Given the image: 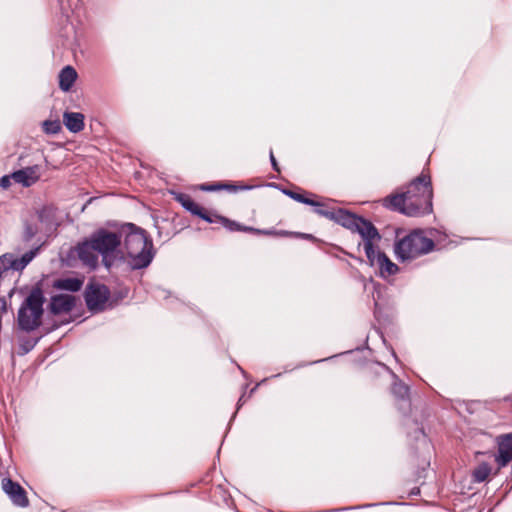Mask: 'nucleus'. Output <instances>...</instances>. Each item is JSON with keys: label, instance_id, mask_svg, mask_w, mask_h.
Returning <instances> with one entry per match:
<instances>
[{"label": "nucleus", "instance_id": "nucleus-1", "mask_svg": "<svg viewBox=\"0 0 512 512\" xmlns=\"http://www.w3.org/2000/svg\"><path fill=\"white\" fill-rule=\"evenodd\" d=\"M431 177L424 171L414 178L401 193L383 199V206L409 217L430 214L433 211Z\"/></svg>", "mask_w": 512, "mask_h": 512}, {"label": "nucleus", "instance_id": "nucleus-2", "mask_svg": "<svg viewBox=\"0 0 512 512\" xmlns=\"http://www.w3.org/2000/svg\"><path fill=\"white\" fill-rule=\"evenodd\" d=\"M124 235V249L130 270L147 268L155 256L152 239L147 232L133 223H127L120 232Z\"/></svg>", "mask_w": 512, "mask_h": 512}, {"label": "nucleus", "instance_id": "nucleus-3", "mask_svg": "<svg viewBox=\"0 0 512 512\" xmlns=\"http://www.w3.org/2000/svg\"><path fill=\"white\" fill-rule=\"evenodd\" d=\"M44 303L42 289L38 286L33 287L18 309L17 325L20 330L29 333L41 326Z\"/></svg>", "mask_w": 512, "mask_h": 512}, {"label": "nucleus", "instance_id": "nucleus-4", "mask_svg": "<svg viewBox=\"0 0 512 512\" xmlns=\"http://www.w3.org/2000/svg\"><path fill=\"white\" fill-rule=\"evenodd\" d=\"M314 212L319 216L325 217L338 225H341L353 233H358L361 237L370 238L371 235H376V227L371 221L358 216L347 209H328L325 205L322 208L314 209Z\"/></svg>", "mask_w": 512, "mask_h": 512}, {"label": "nucleus", "instance_id": "nucleus-5", "mask_svg": "<svg viewBox=\"0 0 512 512\" xmlns=\"http://www.w3.org/2000/svg\"><path fill=\"white\" fill-rule=\"evenodd\" d=\"M434 246V241L423 231L414 230L395 243L394 251L398 260L406 261L428 254Z\"/></svg>", "mask_w": 512, "mask_h": 512}, {"label": "nucleus", "instance_id": "nucleus-6", "mask_svg": "<svg viewBox=\"0 0 512 512\" xmlns=\"http://www.w3.org/2000/svg\"><path fill=\"white\" fill-rule=\"evenodd\" d=\"M89 238L94 249L102 256L103 264L109 269L112 265L109 256L120 247L122 243L121 234L100 228L95 230Z\"/></svg>", "mask_w": 512, "mask_h": 512}, {"label": "nucleus", "instance_id": "nucleus-7", "mask_svg": "<svg viewBox=\"0 0 512 512\" xmlns=\"http://www.w3.org/2000/svg\"><path fill=\"white\" fill-rule=\"evenodd\" d=\"M109 297V289L102 284H88L84 291L86 306L92 313L103 312L107 307Z\"/></svg>", "mask_w": 512, "mask_h": 512}, {"label": "nucleus", "instance_id": "nucleus-8", "mask_svg": "<svg viewBox=\"0 0 512 512\" xmlns=\"http://www.w3.org/2000/svg\"><path fill=\"white\" fill-rule=\"evenodd\" d=\"M2 490L9 497L14 506L26 508L29 506V499L24 488L9 477H5L1 482Z\"/></svg>", "mask_w": 512, "mask_h": 512}, {"label": "nucleus", "instance_id": "nucleus-9", "mask_svg": "<svg viewBox=\"0 0 512 512\" xmlns=\"http://www.w3.org/2000/svg\"><path fill=\"white\" fill-rule=\"evenodd\" d=\"M78 259L82 262L84 266L89 267L90 269H96L98 266V252L94 249L93 244L91 243L90 238H85L83 241L79 242L72 250Z\"/></svg>", "mask_w": 512, "mask_h": 512}, {"label": "nucleus", "instance_id": "nucleus-10", "mask_svg": "<svg viewBox=\"0 0 512 512\" xmlns=\"http://www.w3.org/2000/svg\"><path fill=\"white\" fill-rule=\"evenodd\" d=\"M40 246L25 252L21 257L15 258L11 254H5L0 258L1 266L4 270L12 269L22 271L38 254Z\"/></svg>", "mask_w": 512, "mask_h": 512}, {"label": "nucleus", "instance_id": "nucleus-11", "mask_svg": "<svg viewBox=\"0 0 512 512\" xmlns=\"http://www.w3.org/2000/svg\"><path fill=\"white\" fill-rule=\"evenodd\" d=\"M497 453L494 455L498 470L512 461V433L502 434L496 438Z\"/></svg>", "mask_w": 512, "mask_h": 512}, {"label": "nucleus", "instance_id": "nucleus-12", "mask_svg": "<svg viewBox=\"0 0 512 512\" xmlns=\"http://www.w3.org/2000/svg\"><path fill=\"white\" fill-rule=\"evenodd\" d=\"M174 199L192 215H195L208 223H214L215 220L213 219L212 215L205 211L204 208H202L200 205L195 203L188 194L174 193Z\"/></svg>", "mask_w": 512, "mask_h": 512}, {"label": "nucleus", "instance_id": "nucleus-13", "mask_svg": "<svg viewBox=\"0 0 512 512\" xmlns=\"http://www.w3.org/2000/svg\"><path fill=\"white\" fill-rule=\"evenodd\" d=\"M75 304L76 301L73 295L57 294L51 297L48 308L53 315H59L61 313L71 312Z\"/></svg>", "mask_w": 512, "mask_h": 512}, {"label": "nucleus", "instance_id": "nucleus-14", "mask_svg": "<svg viewBox=\"0 0 512 512\" xmlns=\"http://www.w3.org/2000/svg\"><path fill=\"white\" fill-rule=\"evenodd\" d=\"M13 180L23 187H30L40 179V167L28 166L12 173Z\"/></svg>", "mask_w": 512, "mask_h": 512}, {"label": "nucleus", "instance_id": "nucleus-15", "mask_svg": "<svg viewBox=\"0 0 512 512\" xmlns=\"http://www.w3.org/2000/svg\"><path fill=\"white\" fill-rule=\"evenodd\" d=\"M213 219L215 220L214 223L219 222L221 223L227 230L234 232V231H241V232H249V233H255V234H263V235H271L275 232L272 230H261L257 228H253L250 226L242 225L234 220H230L224 216L220 215H212Z\"/></svg>", "mask_w": 512, "mask_h": 512}, {"label": "nucleus", "instance_id": "nucleus-16", "mask_svg": "<svg viewBox=\"0 0 512 512\" xmlns=\"http://www.w3.org/2000/svg\"><path fill=\"white\" fill-rule=\"evenodd\" d=\"M392 393L399 401L398 409L403 413L410 410L409 387L401 381H395L392 386Z\"/></svg>", "mask_w": 512, "mask_h": 512}, {"label": "nucleus", "instance_id": "nucleus-17", "mask_svg": "<svg viewBox=\"0 0 512 512\" xmlns=\"http://www.w3.org/2000/svg\"><path fill=\"white\" fill-rule=\"evenodd\" d=\"M63 122L70 132L78 133L84 128V115L78 112H65Z\"/></svg>", "mask_w": 512, "mask_h": 512}, {"label": "nucleus", "instance_id": "nucleus-18", "mask_svg": "<svg viewBox=\"0 0 512 512\" xmlns=\"http://www.w3.org/2000/svg\"><path fill=\"white\" fill-rule=\"evenodd\" d=\"M77 79V72L72 66L64 67L59 73V87L62 91H69Z\"/></svg>", "mask_w": 512, "mask_h": 512}, {"label": "nucleus", "instance_id": "nucleus-19", "mask_svg": "<svg viewBox=\"0 0 512 512\" xmlns=\"http://www.w3.org/2000/svg\"><path fill=\"white\" fill-rule=\"evenodd\" d=\"M361 238L364 241V250H365V254H366V257H367L369 263L372 266L377 265V255L385 254L384 252L376 250L373 245L374 240L381 239V236H380L378 230L376 229V235H371L370 238H366V237H361Z\"/></svg>", "mask_w": 512, "mask_h": 512}, {"label": "nucleus", "instance_id": "nucleus-20", "mask_svg": "<svg viewBox=\"0 0 512 512\" xmlns=\"http://www.w3.org/2000/svg\"><path fill=\"white\" fill-rule=\"evenodd\" d=\"M377 266L379 267L380 276L383 278L395 275L399 271V267L386 254L377 255Z\"/></svg>", "mask_w": 512, "mask_h": 512}, {"label": "nucleus", "instance_id": "nucleus-21", "mask_svg": "<svg viewBox=\"0 0 512 512\" xmlns=\"http://www.w3.org/2000/svg\"><path fill=\"white\" fill-rule=\"evenodd\" d=\"M82 285L83 281L81 279L75 277H68L56 280L53 286L59 290L77 292L82 288Z\"/></svg>", "mask_w": 512, "mask_h": 512}, {"label": "nucleus", "instance_id": "nucleus-22", "mask_svg": "<svg viewBox=\"0 0 512 512\" xmlns=\"http://www.w3.org/2000/svg\"><path fill=\"white\" fill-rule=\"evenodd\" d=\"M492 472V467L487 462L479 463L472 471V482L482 483L485 482Z\"/></svg>", "mask_w": 512, "mask_h": 512}, {"label": "nucleus", "instance_id": "nucleus-23", "mask_svg": "<svg viewBox=\"0 0 512 512\" xmlns=\"http://www.w3.org/2000/svg\"><path fill=\"white\" fill-rule=\"evenodd\" d=\"M283 193L285 195H287L288 197H290L291 199L299 202V203H303V204H306V205H309V206H313L316 208H322L325 206L324 203H321L319 201H316L312 198H309L307 196H305L304 194H301V193H298V192H295V191H292V190H288V189H285L283 190Z\"/></svg>", "mask_w": 512, "mask_h": 512}, {"label": "nucleus", "instance_id": "nucleus-24", "mask_svg": "<svg viewBox=\"0 0 512 512\" xmlns=\"http://www.w3.org/2000/svg\"><path fill=\"white\" fill-rule=\"evenodd\" d=\"M41 337H21L19 340V354L26 355L34 349Z\"/></svg>", "mask_w": 512, "mask_h": 512}, {"label": "nucleus", "instance_id": "nucleus-25", "mask_svg": "<svg viewBox=\"0 0 512 512\" xmlns=\"http://www.w3.org/2000/svg\"><path fill=\"white\" fill-rule=\"evenodd\" d=\"M42 128H43V131L46 134L55 135V134H58L61 131L62 125H61V122L58 119H56V120H45L42 123Z\"/></svg>", "mask_w": 512, "mask_h": 512}, {"label": "nucleus", "instance_id": "nucleus-26", "mask_svg": "<svg viewBox=\"0 0 512 512\" xmlns=\"http://www.w3.org/2000/svg\"><path fill=\"white\" fill-rule=\"evenodd\" d=\"M54 209L51 206H44L37 211L38 219L41 223L49 224L52 221Z\"/></svg>", "mask_w": 512, "mask_h": 512}, {"label": "nucleus", "instance_id": "nucleus-27", "mask_svg": "<svg viewBox=\"0 0 512 512\" xmlns=\"http://www.w3.org/2000/svg\"><path fill=\"white\" fill-rule=\"evenodd\" d=\"M38 233V227L34 224L25 223L23 231V240L30 242Z\"/></svg>", "mask_w": 512, "mask_h": 512}, {"label": "nucleus", "instance_id": "nucleus-28", "mask_svg": "<svg viewBox=\"0 0 512 512\" xmlns=\"http://www.w3.org/2000/svg\"><path fill=\"white\" fill-rule=\"evenodd\" d=\"M154 296L157 298V299H172L173 301H178V299L176 297H172L171 296V292L164 289V288H161V287H157L155 290H154Z\"/></svg>", "mask_w": 512, "mask_h": 512}, {"label": "nucleus", "instance_id": "nucleus-29", "mask_svg": "<svg viewBox=\"0 0 512 512\" xmlns=\"http://www.w3.org/2000/svg\"><path fill=\"white\" fill-rule=\"evenodd\" d=\"M200 189L202 191H207V192H213V191L222 190V183L202 184L200 186Z\"/></svg>", "mask_w": 512, "mask_h": 512}, {"label": "nucleus", "instance_id": "nucleus-30", "mask_svg": "<svg viewBox=\"0 0 512 512\" xmlns=\"http://www.w3.org/2000/svg\"><path fill=\"white\" fill-rule=\"evenodd\" d=\"M11 179H13L11 175H4L0 178V187L3 189H7L11 186Z\"/></svg>", "mask_w": 512, "mask_h": 512}, {"label": "nucleus", "instance_id": "nucleus-31", "mask_svg": "<svg viewBox=\"0 0 512 512\" xmlns=\"http://www.w3.org/2000/svg\"><path fill=\"white\" fill-rule=\"evenodd\" d=\"M375 504H367V505H363V506H354V507H343V508H339V509H332V510H327L325 512H339V511H346V510H352V509H359V508H364V507H371V506H374Z\"/></svg>", "mask_w": 512, "mask_h": 512}, {"label": "nucleus", "instance_id": "nucleus-32", "mask_svg": "<svg viewBox=\"0 0 512 512\" xmlns=\"http://www.w3.org/2000/svg\"><path fill=\"white\" fill-rule=\"evenodd\" d=\"M415 439L416 440H422L423 442H426V435L424 433L423 428H418L415 431Z\"/></svg>", "mask_w": 512, "mask_h": 512}, {"label": "nucleus", "instance_id": "nucleus-33", "mask_svg": "<svg viewBox=\"0 0 512 512\" xmlns=\"http://www.w3.org/2000/svg\"><path fill=\"white\" fill-rule=\"evenodd\" d=\"M222 190H227L230 192H237L238 186L233 185V184H228V183H222Z\"/></svg>", "mask_w": 512, "mask_h": 512}, {"label": "nucleus", "instance_id": "nucleus-34", "mask_svg": "<svg viewBox=\"0 0 512 512\" xmlns=\"http://www.w3.org/2000/svg\"><path fill=\"white\" fill-rule=\"evenodd\" d=\"M270 161H271V165H272L273 170L279 172V170H280L279 169V165H278V163H277V161H276L272 151H270Z\"/></svg>", "mask_w": 512, "mask_h": 512}, {"label": "nucleus", "instance_id": "nucleus-35", "mask_svg": "<svg viewBox=\"0 0 512 512\" xmlns=\"http://www.w3.org/2000/svg\"><path fill=\"white\" fill-rule=\"evenodd\" d=\"M297 236L307 239V240H315V237L312 234H305V233H297Z\"/></svg>", "mask_w": 512, "mask_h": 512}, {"label": "nucleus", "instance_id": "nucleus-36", "mask_svg": "<svg viewBox=\"0 0 512 512\" xmlns=\"http://www.w3.org/2000/svg\"><path fill=\"white\" fill-rule=\"evenodd\" d=\"M245 395L243 394L239 400H238V403H237V410L236 412L240 409V407L245 403V399H244Z\"/></svg>", "mask_w": 512, "mask_h": 512}, {"label": "nucleus", "instance_id": "nucleus-37", "mask_svg": "<svg viewBox=\"0 0 512 512\" xmlns=\"http://www.w3.org/2000/svg\"><path fill=\"white\" fill-rule=\"evenodd\" d=\"M266 381H267V378H265V379H263L261 382L257 383V384H256V386H255L254 388H252V389H251V391H250V395H252V394L256 391V389H257V388H258L262 383H264V382H266Z\"/></svg>", "mask_w": 512, "mask_h": 512}, {"label": "nucleus", "instance_id": "nucleus-38", "mask_svg": "<svg viewBox=\"0 0 512 512\" xmlns=\"http://www.w3.org/2000/svg\"><path fill=\"white\" fill-rule=\"evenodd\" d=\"M253 188V186L251 185H241V186H238V191L239 190H251Z\"/></svg>", "mask_w": 512, "mask_h": 512}, {"label": "nucleus", "instance_id": "nucleus-39", "mask_svg": "<svg viewBox=\"0 0 512 512\" xmlns=\"http://www.w3.org/2000/svg\"><path fill=\"white\" fill-rule=\"evenodd\" d=\"M333 357H334V356H332V358H333ZM329 359H331V357H327V358H324V359H321V360L313 361V362H311L310 364H314V363H318V362H322V361H327V360H329Z\"/></svg>", "mask_w": 512, "mask_h": 512}, {"label": "nucleus", "instance_id": "nucleus-40", "mask_svg": "<svg viewBox=\"0 0 512 512\" xmlns=\"http://www.w3.org/2000/svg\"><path fill=\"white\" fill-rule=\"evenodd\" d=\"M419 493H420L419 488H414V489L411 491V495H418Z\"/></svg>", "mask_w": 512, "mask_h": 512}, {"label": "nucleus", "instance_id": "nucleus-41", "mask_svg": "<svg viewBox=\"0 0 512 512\" xmlns=\"http://www.w3.org/2000/svg\"><path fill=\"white\" fill-rule=\"evenodd\" d=\"M280 376H281V374H280V373H278V374H276V375H273V376H272V378H277V377H280Z\"/></svg>", "mask_w": 512, "mask_h": 512}, {"label": "nucleus", "instance_id": "nucleus-42", "mask_svg": "<svg viewBox=\"0 0 512 512\" xmlns=\"http://www.w3.org/2000/svg\"><path fill=\"white\" fill-rule=\"evenodd\" d=\"M239 370L245 375V372L244 370L242 369V367L238 366Z\"/></svg>", "mask_w": 512, "mask_h": 512}]
</instances>
